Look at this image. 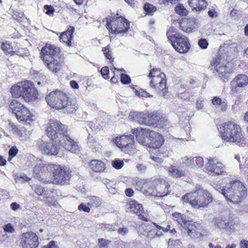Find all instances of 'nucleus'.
Masks as SVG:
<instances>
[{"instance_id": "obj_1", "label": "nucleus", "mask_w": 248, "mask_h": 248, "mask_svg": "<svg viewBox=\"0 0 248 248\" xmlns=\"http://www.w3.org/2000/svg\"><path fill=\"white\" fill-rule=\"evenodd\" d=\"M47 104L56 109L64 110V112L72 114L75 112L78 107L67 95L63 92L56 90L50 92L45 98Z\"/></svg>"}, {"instance_id": "obj_2", "label": "nucleus", "mask_w": 248, "mask_h": 248, "mask_svg": "<svg viewBox=\"0 0 248 248\" xmlns=\"http://www.w3.org/2000/svg\"><path fill=\"white\" fill-rule=\"evenodd\" d=\"M219 189L226 200L233 203H239L247 196L246 187L238 180L232 181L225 186V188L219 187Z\"/></svg>"}, {"instance_id": "obj_3", "label": "nucleus", "mask_w": 248, "mask_h": 248, "mask_svg": "<svg viewBox=\"0 0 248 248\" xmlns=\"http://www.w3.org/2000/svg\"><path fill=\"white\" fill-rule=\"evenodd\" d=\"M11 93L13 97H22L27 102L34 101L38 96V91L34 87V84L29 80L18 82L12 86Z\"/></svg>"}, {"instance_id": "obj_4", "label": "nucleus", "mask_w": 248, "mask_h": 248, "mask_svg": "<svg viewBox=\"0 0 248 248\" xmlns=\"http://www.w3.org/2000/svg\"><path fill=\"white\" fill-rule=\"evenodd\" d=\"M223 127V132L221 135L224 141L238 144L243 140L241 128L234 122H227L224 123Z\"/></svg>"}, {"instance_id": "obj_5", "label": "nucleus", "mask_w": 248, "mask_h": 248, "mask_svg": "<svg viewBox=\"0 0 248 248\" xmlns=\"http://www.w3.org/2000/svg\"><path fill=\"white\" fill-rule=\"evenodd\" d=\"M9 108L19 122L29 124L34 121V115L26 107L16 100H14L10 103Z\"/></svg>"}, {"instance_id": "obj_6", "label": "nucleus", "mask_w": 248, "mask_h": 248, "mask_svg": "<svg viewBox=\"0 0 248 248\" xmlns=\"http://www.w3.org/2000/svg\"><path fill=\"white\" fill-rule=\"evenodd\" d=\"M193 194L195 199L190 200V203L196 208L205 207L213 200L211 194L208 191L203 190L200 186L196 187Z\"/></svg>"}, {"instance_id": "obj_7", "label": "nucleus", "mask_w": 248, "mask_h": 248, "mask_svg": "<svg viewBox=\"0 0 248 248\" xmlns=\"http://www.w3.org/2000/svg\"><path fill=\"white\" fill-rule=\"evenodd\" d=\"M46 131L48 137L56 141H58L66 133L65 125L55 120L49 121Z\"/></svg>"}, {"instance_id": "obj_8", "label": "nucleus", "mask_w": 248, "mask_h": 248, "mask_svg": "<svg viewBox=\"0 0 248 248\" xmlns=\"http://www.w3.org/2000/svg\"><path fill=\"white\" fill-rule=\"evenodd\" d=\"M106 27L112 34H118L126 32L129 28V23L124 18L119 16L116 18L107 19Z\"/></svg>"}, {"instance_id": "obj_9", "label": "nucleus", "mask_w": 248, "mask_h": 248, "mask_svg": "<svg viewBox=\"0 0 248 248\" xmlns=\"http://www.w3.org/2000/svg\"><path fill=\"white\" fill-rule=\"evenodd\" d=\"M51 172L54 178L53 182L56 184L64 185L71 176V171L66 167L53 164Z\"/></svg>"}, {"instance_id": "obj_10", "label": "nucleus", "mask_w": 248, "mask_h": 248, "mask_svg": "<svg viewBox=\"0 0 248 248\" xmlns=\"http://www.w3.org/2000/svg\"><path fill=\"white\" fill-rule=\"evenodd\" d=\"M225 56H223V59L221 57H217L215 58L210 64V68L214 71L218 73L219 78L223 80L228 79L230 73L232 71L229 69L227 70L226 64V60H225Z\"/></svg>"}, {"instance_id": "obj_11", "label": "nucleus", "mask_w": 248, "mask_h": 248, "mask_svg": "<svg viewBox=\"0 0 248 248\" xmlns=\"http://www.w3.org/2000/svg\"><path fill=\"white\" fill-rule=\"evenodd\" d=\"M237 51V44L231 43L230 40L227 41L220 46L217 57H221L223 59V56H224L225 60H230L232 59Z\"/></svg>"}, {"instance_id": "obj_12", "label": "nucleus", "mask_w": 248, "mask_h": 248, "mask_svg": "<svg viewBox=\"0 0 248 248\" xmlns=\"http://www.w3.org/2000/svg\"><path fill=\"white\" fill-rule=\"evenodd\" d=\"M20 244L23 248H36L38 245V237L32 232H27L21 235Z\"/></svg>"}, {"instance_id": "obj_13", "label": "nucleus", "mask_w": 248, "mask_h": 248, "mask_svg": "<svg viewBox=\"0 0 248 248\" xmlns=\"http://www.w3.org/2000/svg\"><path fill=\"white\" fill-rule=\"evenodd\" d=\"M150 82V86L152 88L155 89L158 93L162 96H165L168 90L166 86V79L165 74H161L160 76H154Z\"/></svg>"}, {"instance_id": "obj_14", "label": "nucleus", "mask_w": 248, "mask_h": 248, "mask_svg": "<svg viewBox=\"0 0 248 248\" xmlns=\"http://www.w3.org/2000/svg\"><path fill=\"white\" fill-rule=\"evenodd\" d=\"M171 44L175 50L179 53H186L190 48L188 38L182 34L178 35Z\"/></svg>"}, {"instance_id": "obj_15", "label": "nucleus", "mask_w": 248, "mask_h": 248, "mask_svg": "<svg viewBox=\"0 0 248 248\" xmlns=\"http://www.w3.org/2000/svg\"><path fill=\"white\" fill-rule=\"evenodd\" d=\"M58 142L66 151L75 154H78L79 152V147L78 143L72 139L67 133L61 139H59Z\"/></svg>"}, {"instance_id": "obj_16", "label": "nucleus", "mask_w": 248, "mask_h": 248, "mask_svg": "<svg viewBox=\"0 0 248 248\" xmlns=\"http://www.w3.org/2000/svg\"><path fill=\"white\" fill-rule=\"evenodd\" d=\"M148 128L139 127L132 130L133 135L135 136L138 142L140 144L147 146L149 145L150 132Z\"/></svg>"}, {"instance_id": "obj_17", "label": "nucleus", "mask_w": 248, "mask_h": 248, "mask_svg": "<svg viewBox=\"0 0 248 248\" xmlns=\"http://www.w3.org/2000/svg\"><path fill=\"white\" fill-rule=\"evenodd\" d=\"M115 142L122 150L124 149V151H130L134 148V135L132 134L117 137L115 138Z\"/></svg>"}, {"instance_id": "obj_18", "label": "nucleus", "mask_w": 248, "mask_h": 248, "mask_svg": "<svg viewBox=\"0 0 248 248\" xmlns=\"http://www.w3.org/2000/svg\"><path fill=\"white\" fill-rule=\"evenodd\" d=\"M60 52L59 47L46 45L41 49V57L43 61H49L50 59H59L58 56Z\"/></svg>"}, {"instance_id": "obj_19", "label": "nucleus", "mask_w": 248, "mask_h": 248, "mask_svg": "<svg viewBox=\"0 0 248 248\" xmlns=\"http://www.w3.org/2000/svg\"><path fill=\"white\" fill-rule=\"evenodd\" d=\"M133 116L134 120L138 122L140 124L151 125H154L156 123L155 119L156 116L149 113L135 112H133Z\"/></svg>"}, {"instance_id": "obj_20", "label": "nucleus", "mask_w": 248, "mask_h": 248, "mask_svg": "<svg viewBox=\"0 0 248 248\" xmlns=\"http://www.w3.org/2000/svg\"><path fill=\"white\" fill-rule=\"evenodd\" d=\"M205 168L210 174H221L224 172L225 167L219 162H216L214 159H208V162L205 165Z\"/></svg>"}, {"instance_id": "obj_21", "label": "nucleus", "mask_w": 248, "mask_h": 248, "mask_svg": "<svg viewBox=\"0 0 248 248\" xmlns=\"http://www.w3.org/2000/svg\"><path fill=\"white\" fill-rule=\"evenodd\" d=\"M55 140L49 142H42L40 149L43 154L48 155H57L59 153V147L56 144Z\"/></svg>"}, {"instance_id": "obj_22", "label": "nucleus", "mask_w": 248, "mask_h": 248, "mask_svg": "<svg viewBox=\"0 0 248 248\" xmlns=\"http://www.w3.org/2000/svg\"><path fill=\"white\" fill-rule=\"evenodd\" d=\"M53 166V164L38 163L33 169V174L38 178H40L42 176H48L52 171Z\"/></svg>"}, {"instance_id": "obj_23", "label": "nucleus", "mask_w": 248, "mask_h": 248, "mask_svg": "<svg viewBox=\"0 0 248 248\" xmlns=\"http://www.w3.org/2000/svg\"><path fill=\"white\" fill-rule=\"evenodd\" d=\"M149 140V143L147 147L153 148H160L164 142L163 136L153 130L150 132Z\"/></svg>"}, {"instance_id": "obj_24", "label": "nucleus", "mask_w": 248, "mask_h": 248, "mask_svg": "<svg viewBox=\"0 0 248 248\" xmlns=\"http://www.w3.org/2000/svg\"><path fill=\"white\" fill-rule=\"evenodd\" d=\"M248 84V77L245 74H238L231 81L232 87L237 90L246 87Z\"/></svg>"}, {"instance_id": "obj_25", "label": "nucleus", "mask_w": 248, "mask_h": 248, "mask_svg": "<svg viewBox=\"0 0 248 248\" xmlns=\"http://www.w3.org/2000/svg\"><path fill=\"white\" fill-rule=\"evenodd\" d=\"M215 227L219 229H226L230 226L229 218L227 215H219L213 219Z\"/></svg>"}, {"instance_id": "obj_26", "label": "nucleus", "mask_w": 248, "mask_h": 248, "mask_svg": "<svg viewBox=\"0 0 248 248\" xmlns=\"http://www.w3.org/2000/svg\"><path fill=\"white\" fill-rule=\"evenodd\" d=\"M182 228L185 230L184 233L188 235L191 238H195L199 234L195 223L191 221L187 220L185 222Z\"/></svg>"}, {"instance_id": "obj_27", "label": "nucleus", "mask_w": 248, "mask_h": 248, "mask_svg": "<svg viewBox=\"0 0 248 248\" xmlns=\"http://www.w3.org/2000/svg\"><path fill=\"white\" fill-rule=\"evenodd\" d=\"M128 209L131 212L138 215L140 219L145 220V217L142 215L144 210L142 204L136 201H132L129 202Z\"/></svg>"}, {"instance_id": "obj_28", "label": "nucleus", "mask_w": 248, "mask_h": 248, "mask_svg": "<svg viewBox=\"0 0 248 248\" xmlns=\"http://www.w3.org/2000/svg\"><path fill=\"white\" fill-rule=\"evenodd\" d=\"M189 6L193 10L199 13L204 10L207 5V2L205 0H188Z\"/></svg>"}, {"instance_id": "obj_29", "label": "nucleus", "mask_w": 248, "mask_h": 248, "mask_svg": "<svg viewBox=\"0 0 248 248\" xmlns=\"http://www.w3.org/2000/svg\"><path fill=\"white\" fill-rule=\"evenodd\" d=\"M75 29L73 27H69L64 32H62L60 36V41L65 43L67 46H70L71 44V39L72 38V34Z\"/></svg>"}, {"instance_id": "obj_30", "label": "nucleus", "mask_w": 248, "mask_h": 248, "mask_svg": "<svg viewBox=\"0 0 248 248\" xmlns=\"http://www.w3.org/2000/svg\"><path fill=\"white\" fill-rule=\"evenodd\" d=\"M89 166L90 169L94 172H101L105 169V164L98 160H92Z\"/></svg>"}, {"instance_id": "obj_31", "label": "nucleus", "mask_w": 248, "mask_h": 248, "mask_svg": "<svg viewBox=\"0 0 248 248\" xmlns=\"http://www.w3.org/2000/svg\"><path fill=\"white\" fill-rule=\"evenodd\" d=\"M59 59H50L49 61H44L47 64L48 68L52 71L57 73L60 68Z\"/></svg>"}, {"instance_id": "obj_32", "label": "nucleus", "mask_w": 248, "mask_h": 248, "mask_svg": "<svg viewBox=\"0 0 248 248\" xmlns=\"http://www.w3.org/2000/svg\"><path fill=\"white\" fill-rule=\"evenodd\" d=\"M167 170L170 175L173 177H182L185 175V170H183L182 169H178L172 165L169 166L167 169Z\"/></svg>"}, {"instance_id": "obj_33", "label": "nucleus", "mask_w": 248, "mask_h": 248, "mask_svg": "<svg viewBox=\"0 0 248 248\" xmlns=\"http://www.w3.org/2000/svg\"><path fill=\"white\" fill-rule=\"evenodd\" d=\"M169 185L168 183L165 181L161 182L160 184L156 187V190L159 196H164L167 195L169 193L168 188Z\"/></svg>"}, {"instance_id": "obj_34", "label": "nucleus", "mask_w": 248, "mask_h": 248, "mask_svg": "<svg viewBox=\"0 0 248 248\" xmlns=\"http://www.w3.org/2000/svg\"><path fill=\"white\" fill-rule=\"evenodd\" d=\"M9 125L10 128H11V131L14 134H16L20 138L23 137V133L25 132L23 127L19 128L11 123H9Z\"/></svg>"}, {"instance_id": "obj_35", "label": "nucleus", "mask_w": 248, "mask_h": 248, "mask_svg": "<svg viewBox=\"0 0 248 248\" xmlns=\"http://www.w3.org/2000/svg\"><path fill=\"white\" fill-rule=\"evenodd\" d=\"M183 163L188 168L195 169V157L185 156L182 158Z\"/></svg>"}, {"instance_id": "obj_36", "label": "nucleus", "mask_w": 248, "mask_h": 248, "mask_svg": "<svg viewBox=\"0 0 248 248\" xmlns=\"http://www.w3.org/2000/svg\"><path fill=\"white\" fill-rule=\"evenodd\" d=\"M102 202L98 197L90 196L88 198L87 205L91 207H98L101 205Z\"/></svg>"}, {"instance_id": "obj_37", "label": "nucleus", "mask_w": 248, "mask_h": 248, "mask_svg": "<svg viewBox=\"0 0 248 248\" xmlns=\"http://www.w3.org/2000/svg\"><path fill=\"white\" fill-rule=\"evenodd\" d=\"M173 216L177 222L182 227L183 226L184 223H185V222L187 221L185 216L180 213H175L173 214Z\"/></svg>"}, {"instance_id": "obj_38", "label": "nucleus", "mask_w": 248, "mask_h": 248, "mask_svg": "<svg viewBox=\"0 0 248 248\" xmlns=\"http://www.w3.org/2000/svg\"><path fill=\"white\" fill-rule=\"evenodd\" d=\"M144 10L146 14L153 15V13L156 11V7L153 4L146 3L144 5Z\"/></svg>"}, {"instance_id": "obj_39", "label": "nucleus", "mask_w": 248, "mask_h": 248, "mask_svg": "<svg viewBox=\"0 0 248 248\" xmlns=\"http://www.w3.org/2000/svg\"><path fill=\"white\" fill-rule=\"evenodd\" d=\"M174 30L175 29L173 27H171L167 32V36L168 40L171 43L172 42V41L175 39L177 36H178V35H180V34H173V33L174 32Z\"/></svg>"}, {"instance_id": "obj_40", "label": "nucleus", "mask_w": 248, "mask_h": 248, "mask_svg": "<svg viewBox=\"0 0 248 248\" xmlns=\"http://www.w3.org/2000/svg\"><path fill=\"white\" fill-rule=\"evenodd\" d=\"M124 163L123 160L115 158L111 161L112 166L117 170L121 169L124 166Z\"/></svg>"}, {"instance_id": "obj_41", "label": "nucleus", "mask_w": 248, "mask_h": 248, "mask_svg": "<svg viewBox=\"0 0 248 248\" xmlns=\"http://www.w3.org/2000/svg\"><path fill=\"white\" fill-rule=\"evenodd\" d=\"M111 241L104 238L98 239V245L99 248H108Z\"/></svg>"}, {"instance_id": "obj_42", "label": "nucleus", "mask_w": 248, "mask_h": 248, "mask_svg": "<svg viewBox=\"0 0 248 248\" xmlns=\"http://www.w3.org/2000/svg\"><path fill=\"white\" fill-rule=\"evenodd\" d=\"M175 11L177 14L182 16H185L187 14V10L182 5H177L175 7Z\"/></svg>"}, {"instance_id": "obj_43", "label": "nucleus", "mask_w": 248, "mask_h": 248, "mask_svg": "<svg viewBox=\"0 0 248 248\" xmlns=\"http://www.w3.org/2000/svg\"><path fill=\"white\" fill-rule=\"evenodd\" d=\"M1 48L6 54H11V55H14L12 48L11 47L9 44L7 43H2Z\"/></svg>"}, {"instance_id": "obj_44", "label": "nucleus", "mask_w": 248, "mask_h": 248, "mask_svg": "<svg viewBox=\"0 0 248 248\" xmlns=\"http://www.w3.org/2000/svg\"><path fill=\"white\" fill-rule=\"evenodd\" d=\"M195 169L201 168L203 166L204 161L202 157L200 156L195 157Z\"/></svg>"}, {"instance_id": "obj_45", "label": "nucleus", "mask_w": 248, "mask_h": 248, "mask_svg": "<svg viewBox=\"0 0 248 248\" xmlns=\"http://www.w3.org/2000/svg\"><path fill=\"white\" fill-rule=\"evenodd\" d=\"M100 228L103 231H113L115 230L114 226L110 224H101Z\"/></svg>"}, {"instance_id": "obj_46", "label": "nucleus", "mask_w": 248, "mask_h": 248, "mask_svg": "<svg viewBox=\"0 0 248 248\" xmlns=\"http://www.w3.org/2000/svg\"><path fill=\"white\" fill-rule=\"evenodd\" d=\"M161 74H164L163 73L160 72L159 70L156 68L152 69L148 76L150 78H153L154 76H160Z\"/></svg>"}, {"instance_id": "obj_47", "label": "nucleus", "mask_w": 248, "mask_h": 248, "mask_svg": "<svg viewBox=\"0 0 248 248\" xmlns=\"http://www.w3.org/2000/svg\"><path fill=\"white\" fill-rule=\"evenodd\" d=\"M121 81L123 84H128L131 82V79L129 76L125 74H122L121 75Z\"/></svg>"}, {"instance_id": "obj_48", "label": "nucleus", "mask_w": 248, "mask_h": 248, "mask_svg": "<svg viewBox=\"0 0 248 248\" xmlns=\"http://www.w3.org/2000/svg\"><path fill=\"white\" fill-rule=\"evenodd\" d=\"M102 51L104 52V54L105 55L107 59L110 60L112 58V53L109 49V46H108L105 47H104L102 49Z\"/></svg>"}, {"instance_id": "obj_49", "label": "nucleus", "mask_w": 248, "mask_h": 248, "mask_svg": "<svg viewBox=\"0 0 248 248\" xmlns=\"http://www.w3.org/2000/svg\"><path fill=\"white\" fill-rule=\"evenodd\" d=\"M137 94L140 97H152L153 95H150L149 93H148L145 91L143 90L142 89H140L139 90L136 91Z\"/></svg>"}, {"instance_id": "obj_50", "label": "nucleus", "mask_w": 248, "mask_h": 248, "mask_svg": "<svg viewBox=\"0 0 248 248\" xmlns=\"http://www.w3.org/2000/svg\"><path fill=\"white\" fill-rule=\"evenodd\" d=\"M101 73L104 78L107 79L109 78V70L108 67H103L101 70Z\"/></svg>"}, {"instance_id": "obj_51", "label": "nucleus", "mask_w": 248, "mask_h": 248, "mask_svg": "<svg viewBox=\"0 0 248 248\" xmlns=\"http://www.w3.org/2000/svg\"><path fill=\"white\" fill-rule=\"evenodd\" d=\"M34 190L35 193L39 196L43 195L45 191V188L41 186H35Z\"/></svg>"}, {"instance_id": "obj_52", "label": "nucleus", "mask_w": 248, "mask_h": 248, "mask_svg": "<svg viewBox=\"0 0 248 248\" xmlns=\"http://www.w3.org/2000/svg\"><path fill=\"white\" fill-rule=\"evenodd\" d=\"M44 9L46 10V14L48 15L53 14L55 11L54 8L51 5H45L44 6Z\"/></svg>"}, {"instance_id": "obj_53", "label": "nucleus", "mask_w": 248, "mask_h": 248, "mask_svg": "<svg viewBox=\"0 0 248 248\" xmlns=\"http://www.w3.org/2000/svg\"><path fill=\"white\" fill-rule=\"evenodd\" d=\"M198 45L202 48L205 49L208 46V43L206 39L202 38L199 40Z\"/></svg>"}, {"instance_id": "obj_54", "label": "nucleus", "mask_w": 248, "mask_h": 248, "mask_svg": "<svg viewBox=\"0 0 248 248\" xmlns=\"http://www.w3.org/2000/svg\"><path fill=\"white\" fill-rule=\"evenodd\" d=\"M4 230L6 232L12 233L15 231V229L11 223H8L4 226Z\"/></svg>"}, {"instance_id": "obj_55", "label": "nucleus", "mask_w": 248, "mask_h": 248, "mask_svg": "<svg viewBox=\"0 0 248 248\" xmlns=\"http://www.w3.org/2000/svg\"><path fill=\"white\" fill-rule=\"evenodd\" d=\"M18 153V149L16 147H12L9 151V155L12 157L15 156Z\"/></svg>"}, {"instance_id": "obj_56", "label": "nucleus", "mask_w": 248, "mask_h": 248, "mask_svg": "<svg viewBox=\"0 0 248 248\" xmlns=\"http://www.w3.org/2000/svg\"><path fill=\"white\" fill-rule=\"evenodd\" d=\"M78 209L87 213H89L90 211V207L83 203H81L79 205Z\"/></svg>"}, {"instance_id": "obj_57", "label": "nucleus", "mask_w": 248, "mask_h": 248, "mask_svg": "<svg viewBox=\"0 0 248 248\" xmlns=\"http://www.w3.org/2000/svg\"><path fill=\"white\" fill-rule=\"evenodd\" d=\"M154 224L158 229H162V231L164 232H167L171 229V226L170 225H168L166 227L164 226H160L157 225L156 223H154Z\"/></svg>"}, {"instance_id": "obj_58", "label": "nucleus", "mask_w": 248, "mask_h": 248, "mask_svg": "<svg viewBox=\"0 0 248 248\" xmlns=\"http://www.w3.org/2000/svg\"><path fill=\"white\" fill-rule=\"evenodd\" d=\"M223 101L220 97L215 96L212 99V102L214 105L219 107Z\"/></svg>"}, {"instance_id": "obj_59", "label": "nucleus", "mask_w": 248, "mask_h": 248, "mask_svg": "<svg viewBox=\"0 0 248 248\" xmlns=\"http://www.w3.org/2000/svg\"><path fill=\"white\" fill-rule=\"evenodd\" d=\"M203 100L202 99H198L196 101V108L198 110H201L203 108Z\"/></svg>"}, {"instance_id": "obj_60", "label": "nucleus", "mask_w": 248, "mask_h": 248, "mask_svg": "<svg viewBox=\"0 0 248 248\" xmlns=\"http://www.w3.org/2000/svg\"><path fill=\"white\" fill-rule=\"evenodd\" d=\"M193 192L186 194L182 197V200L185 202H189V199L193 197Z\"/></svg>"}, {"instance_id": "obj_61", "label": "nucleus", "mask_w": 248, "mask_h": 248, "mask_svg": "<svg viewBox=\"0 0 248 248\" xmlns=\"http://www.w3.org/2000/svg\"><path fill=\"white\" fill-rule=\"evenodd\" d=\"M128 232V229L126 227L120 228L118 230V232L119 234L124 235Z\"/></svg>"}, {"instance_id": "obj_62", "label": "nucleus", "mask_w": 248, "mask_h": 248, "mask_svg": "<svg viewBox=\"0 0 248 248\" xmlns=\"http://www.w3.org/2000/svg\"><path fill=\"white\" fill-rule=\"evenodd\" d=\"M158 235V234H157V233L156 232L155 230H152L148 232L147 236L148 238L152 239L155 237V235Z\"/></svg>"}, {"instance_id": "obj_63", "label": "nucleus", "mask_w": 248, "mask_h": 248, "mask_svg": "<svg viewBox=\"0 0 248 248\" xmlns=\"http://www.w3.org/2000/svg\"><path fill=\"white\" fill-rule=\"evenodd\" d=\"M240 248H248V241L243 239L240 241L239 243Z\"/></svg>"}, {"instance_id": "obj_64", "label": "nucleus", "mask_w": 248, "mask_h": 248, "mask_svg": "<svg viewBox=\"0 0 248 248\" xmlns=\"http://www.w3.org/2000/svg\"><path fill=\"white\" fill-rule=\"evenodd\" d=\"M219 107L220 108V109L222 111H225L227 108V102L225 100H223L221 103V104H220Z\"/></svg>"}]
</instances>
